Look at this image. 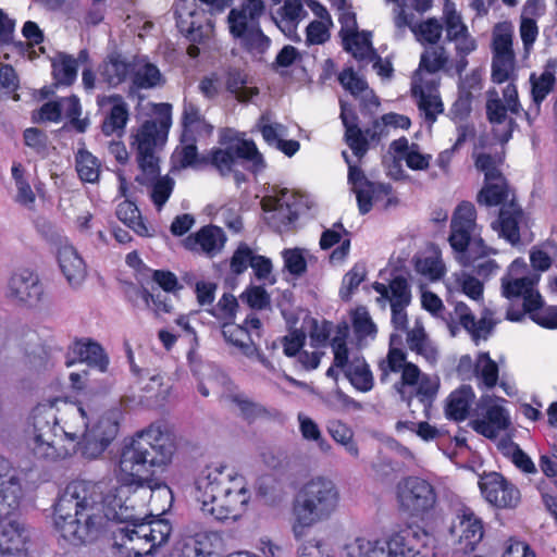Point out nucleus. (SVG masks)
I'll return each mask as SVG.
<instances>
[{"instance_id":"1","label":"nucleus","mask_w":557,"mask_h":557,"mask_svg":"<svg viewBox=\"0 0 557 557\" xmlns=\"http://www.w3.org/2000/svg\"><path fill=\"white\" fill-rule=\"evenodd\" d=\"M117 494L103 495L102 485L74 480L59 493L53 504V525L72 545L98 540L110 522L125 523L110 530L112 550L119 557H143L168 542L171 524L165 520L146 522L134 512V506Z\"/></svg>"},{"instance_id":"2","label":"nucleus","mask_w":557,"mask_h":557,"mask_svg":"<svg viewBox=\"0 0 557 557\" xmlns=\"http://www.w3.org/2000/svg\"><path fill=\"white\" fill-rule=\"evenodd\" d=\"M174 454V444L168 431L160 423H151L138 431L120 453L119 469L121 486L103 495L120 494L122 500L126 487H147L150 491L166 487L159 476ZM102 490L104 491V485Z\"/></svg>"},{"instance_id":"3","label":"nucleus","mask_w":557,"mask_h":557,"mask_svg":"<svg viewBox=\"0 0 557 557\" xmlns=\"http://www.w3.org/2000/svg\"><path fill=\"white\" fill-rule=\"evenodd\" d=\"M195 497L205 515L223 521L240 515L249 494L243 485V478L220 465L201 470L195 480Z\"/></svg>"},{"instance_id":"4","label":"nucleus","mask_w":557,"mask_h":557,"mask_svg":"<svg viewBox=\"0 0 557 557\" xmlns=\"http://www.w3.org/2000/svg\"><path fill=\"white\" fill-rule=\"evenodd\" d=\"M478 228L474 205L461 201L450 220L449 245L462 267H472L478 276L488 277L498 269V264L495 260L485 258L496 253V250L484 243Z\"/></svg>"},{"instance_id":"5","label":"nucleus","mask_w":557,"mask_h":557,"mask_svg":"<svg viewBox=\"0 0 557 557\" xmlns=\"http://www.w3.org/2000/svg\"><path fill=\"white\" fill-rule=\"evenodd\" d=\"M22 485L11 462L0 456V557H27L26 532L10 518L20 507Z\"/></svg>"},{"instance_id":"6","label":"nucleus","mask_w":557,"mask_h":557,"mask_svg":"<svg viewBox=\"0 0 557 557\" xmlns=\"http://www.w3.org/2000/svg\"><path fill=\"white\" fill-rule=\"evenodd\" d=\"M338 503L339 492L332 480L318 476L304 484L293 504L294 536L300 540L307 529L327 520L336 511Z\"/></svg>"},{"instance_id":"7","label":"nucleus","mask_w":557,"mask_h":557,"mask_svg":"<svg viewBox=\"0 0 557 557\" xmlns=\"http://www.w3.org/2000/svg\"><path fill=\"white\" fill-rule=\"evenodd\" d=\"M160 108L158 117L145 121L137 128L133 143L136 146L139 168L153 175L159 171L156 151L165 145L172 124L171 106L161 103Z\"/></svg>"},{"instance_id":"8","label":"nucleus","mask_w":557,"mask_h":557,"mask_svg":"<svg viewBox=\"0 0 557 557\" xmlns=\"http://www.w3.org/2000/svg\"><path fill=\"white\" fill-rule=\"evenodd\" d=\"M202 163L213 166L221 176L232 173L236 164H243L248 171L258 174L265 169L263 156L253 140L240 139L225 148H213L202 154Z\"/></svg>"},{"instance_id":"9","label":"nucleus","mask_w":557,"mask_h":557,"mask_svg":"<svg viewBox=\"0 0 557 557\" xmlns=\"http://www.w3.org/2000/svg\"><path fill=\"white\" fill-rule=\"evenodd\" d=\"M396 498L400 511L418 519L429 517L437 504V493L433 484L414 475L398 482Z\"/></svg>"},{"instance_id":"10","label":"nucleus","mask_w":557,"mask_h":557,"mask_svg":"<svg viewBox=\"0 0 557 557\" xmlns=\"http://www.w3.org/2000/svg\"><path fill=\"white\" fill-rule=\"evenodd\" d=\"M120 429L116 412H108L92 426H86L76 444V451L87 459L98 458L116 437Z\"/></svg>"},{"instance_id":"11","label":"nucleus","mask_w":557,"mask_h":557,"mask_svg":"<svg viewBox=\"0 0 557 557\" xmlns=\"http://www.w3.org/2000/svg\"><path fill=\"white\" fill-rule=\"evenodd\" d=\"M429 533L419 525H407L382 543L386 557H425Z\"/></svg>"},{"instance_id":"12","label":"nucleus","mask_w":557,"mask_h":557,"mask_svg":"<svg viewBox=\"0 0 557 557\" xmlns=\"http://www.w3.org/2000/svg\"><path fill=\"white\" fill-rule=\"evenodd\" d=\"M45 287L39 275L29 269L15 271L8 283V297L29 308L44 299Z\"/></svg>"},{"instance_id":"13","label":"nucleus","mask_w":557,"mask_h":557,"mask_svg":"<svg viewBox=\"0 0 557 557\" xmlns=\"http://www.w3.org/2000/svg\"><path fill=\"white\" fill-rule=\"evenodd\" d=\"M230 33L240 40L243 48L253 54H263L270 48L271 39L263 34L259 23L249 24L236 9L228 14Z\"/></svg>"},{"instance_id":"14","label":"nucleus","mask_w":557,"mask_h":557,"mask_svg":"<svg viewBox=\"0 0 557 557\" xmlns=\"http://www.w3.org/2000/svg\"><path fill=\"white\" fill-rule=\"evenodd\" d=\"M479 484L485 499L496 507L515 508L519 504V490L499 473L485 475Z\"/></svg>"},{"instance_id":"15","label":"nucleus","mask_w":557,"mask_h":557,"mask_svg":"<svg viewBox=\"0 0 557 557\" xmlns=\"http://www.w3.org/2000/svg\"><path fill=\"white\" fill-rule=\"evenodd\" d=\"M86 363L101 373L107 372L110 360L103 347L91 338H77L69 346L65 364Z\"/></svg>"},{"instance_id":"16","label":"nucleus","mask_w":557,"mask_h":557,"mask_svg":"<svg viewBox=\"0 0 557 557\" xmlns=\"http://www.w3.org/2000/svg\"><path fill=\"white\" fill-rule=\"evenodd\" d=\"M454 313L458 318L459 325L469 333L475 345H479L480 341H486L499 322L493 318L491 309H484L481 318L476 320L471 309L462 301L455 304Z\"/></svg>"},{"instance_id":"17","label":"nucleus","mask_w":557,"mask_h":557,"mask_svg":"<svg viewBox=\"0 0 557 557\" xmlns=\"http://www.w3.org/2000/svg\"><path fill=\"white\" fill-rule=\"evenodd\" d=\"M135 66L134 59L131 60L119 51H112L98 65V82L107 85L109 88H116L132 76Z\"/></svg>"},{"instance_id":"18","label":"nucleus","mask_w":557,"mask_h":557,"mask_svg":"<svg viewBox=\"0 0 557 557\" xmlns=\"http://www.w3.org/2000/svg\"><path fill=\"white\" fill-rule=\"evenodd\" d=\"M108 104H111V109L102 122L101 131L106 136H121L129 119L128 104L119 94L97 97V106L100 109Z\"/></svg>"},{"instance_id":"19","label":"nucleus","mask_w":557,"mask_h":557,"mask_svg":"<svg viewBox=\"0 0 557 557\" xmlns=\"http://www.w3.org/2000/svg\"><path fill=\"white\" fill-rule=\"evenodd\" d=\"M523 219L524 212L512 195L508 203L502 206L498 219L492 223V227L498 232L500 237L511 245H516L520 243V224Z\"/></svg>"},{"instance_id":"20","label":"nucleus","mask_w":557,"mask_h":557,"mask_svg":"<svg viewBox=\"0 0 557 557\" xmlns=\"http://www.w3.org/2000/svg\"><path fill=\"white\" fill-rule=\"evenodd\" d=\"M339 104V117L345 127L344 140L352 153L360 160L369 150L368 139L358 125V115L352 107L344 100H341Z\"/></svg>"},{"instance_id":"21","label":"nucleus","mask_w":557,"mask_h":557,"mask_svg":"<svg viewBox=\"0 0 557 557\" xmlns=\"http://www.w3.org/2000/svg\"><path fill=\"white\" fill-rule=\"evenodd\" d=\"M182 135L189 140H203L213 133V126L207 122L200 108L191 101H184L181 116Z\"/></svg>"},{"instance_id":"22","label":"nucleus","mask_w":557,"mask_h":557,"mask_svg":"<svg viewBox=\"0 0 557 557\" xmlns=\"http://www.w3.org/2000/svg\"><path fill=\"white\" fill-rule=\"evenodd\" d=\"M458 528L461 531L459 535L460 550L463 554L473 552L484 535L483 523L474 512L462 506L457 512Z\"/></svg>"},{"instance_id":"23","label":"nucleus","mask_w":557,"mask_h":557,"mask_svg":"<svg viewBox=\"0 0 557 557\" xmlns=\"http://www.w3.org/2000/svg\"><path fill=\"white\" fill-rule=\"evenodd\" d=\"M225 242L226 236L221 227L207 225L189 235L185 240V246L189 250H199L209 257H214L222 250Z\"/></svg>"},{"instance_id":"24","label":"nucleus","mask_w":557,"mask_h":557,"mask_svg":"<svg viewBox=\"0 0 557 557\" xmlns=\"http://www.w3.org/2000/svg\"><path fill=\"white\" fill-rule=\"evenodd\" d=\"M556 73V58H550L546 61L543 72L540 75L531 73L530 84L532 102H534V116L540 115L542 102L554 90L557 83Z\"/></svg>"},{"instance_id":"25","label":"nucleus","mask_w":557,"mask_h":557,"mask_svg":"<svg viewBox=\"0 0 557 557\" xmlns=\"http://www.w3.org/2000/svg\"><path fill=\"white\" fill-rule=\"evenodd\" d=\"M58 261L67 283L74 288L81 286L86 278L87 269L77 250L71 245H62L58 250Z\"/></svg>"},{"instance_id":"26","label":"nucleus","mask_w":557,"mask_h":557,"mask_svg":"<svg viewBox=\"0 0 557 557\" xmlns=\"http://www.w3.org/2000/svg\"><path fill=\"white\" fill-rule=\"evenodd\" d=\"M54 425H51L44 417H37L34 420V436L32 440V450L38 459H55L59 454L54 446Z\"/></svg>"},{"instance_id":"27","label":"nucleus","mask_w":557,"mask_h":557,"mask_svg":"<svg viewBox=\"0 0 557 557\" xmlns=\"http://www.w3.org/2000/svg\"><path fill=\"white\" fill-rule=\"evenodd\" d=\"M541 275L539 273H531L520 278H502V294L509 300L513 298H523L524 309L528 308V300L535 299V296L541 295L535 286L539 284Z\"/></svg>"},{"instance_id":"28","label":"nucleus","mask_w":557,"mask_h":557,"mask_svg":"<svg viewBox=\"0 0 557 557\" xmlns=\"http://www.w3.org/2000/svg\"><path fill=\"white\" fill-rule=\"evenodd\" d=\"M223 81L225 89L240 102H246L259 94L257 87H248L249 74L245 69L227 66L224 70Z\"/></svg>"},{"instance_id":"29","label":"nucleus","mask_w":557,"mask_h":557,"mask_svg":"<svg viewBox=\"0 0 557 557\" xmlns=\"http://www.w3.org/2000/svg\"><path fill=\"white\" fill-rule=\"evenodd\" d=\"M513 193H511L507 178L502 175L491 181H484V184L476 195V202L480 206L496 207L508 203Z\"/></svg>"},{"instance_id":"30","label":"nucleus","mask_w":557,"mask_h":557,"mask_svg":"<svg viewBox=\"0 0 557 557\" xmlns=\"http://www.w3.org/2000/svg\"><path fill=\"white\" fill-rule=\"evenodd\" d=\"M269 201L272 206L271 210L274 212L272 218L278 220L283 226H288L298 219L297 200L288 189L282 188ZM264 210L270 211V208L265 207Z\"/></svg>"},{"instance_id":"31","label":"nucleus","mask_w":557,"mask_h":557,"mask_svg":"<svg viewBox=\"0 0 557 557\" xmlns=\"http://www.w3.org/2000/svg\"><path fill=\"white\" fill-rule=\"evenodd\" d=\"M347 181L351 185V190L356 194L359 212L361 214L369 213L372 210V203L369 201L368 191L372 190L373 182L366 176L358 164L348 168Z\"/></svg>"},{"instance_id":"32","label":"nucleus","mask_w":557,"mask_h":557,"mask_svg":"<svg viewBox=\"0 0 557 557\" xmlns=\"http://www.w3.org/2000/svg\"><path fill=\"white\" fill-rule=\"evenodd\" d=\"M475 395L470 385H461L454 391L447 398L445 406V414L449 420L463 421Z\"/></svg>"},{"instance_id":"33","label":"nucleus","mask_w":557,"mask_h":557,"mask_svg":"<svg viewBox=\"0 0 557 557\" xmlns=\"http://www.w3.org/2000/svg\"><path fill=\"white\" fill-rule=\"evenodd\" d=\"M221 329L224 339L237 347L244 356L251 358L257 354V345L246 326L228 321L222 322Z\"/></svg>"},{"instance_id":"34","label":"nucleus","mask_w":557,"mask_h":557,"mask_svg":"<svg viewBox=\"0 0 557 557\" xmlns=\"http://www.w3.org/2000/svg\"><path fill=\"white\" fill-rule=\"evenodd\" d=\"M371 32H352L343 37V45L346 51L352 53L354 58L360 61H372L377 57L376 50L371 42Z\"/></svg>"},{"instance_id":"35","label":"nucleus","mask_w":557,"mask_h":557,"mask_svg":"<svg viewBox=\"0 0 557 557\" xmlns=\"http://www.w3.org/2000/svg\"><path fill=\"white\" fill-rule=\"evenodd\" d=\"M350 384L360 392H369L373 387V375L369 364L362 357H355L344 369Z\"/></svg>"},{"instance_id":"36","label":"nucleus","mask_w":557,"mask_h":557,"mask_svg":"<svg viewBox=\"0 0 557 557\" xmlns=\"http://www.w3.org/2000/svg\"><path fill=\"white\" fill-rule=\"evenodd\" d=\"M52 75L57 86H71L77 78V60L74 57L59 52L52 60Z\"/></svg>"},{"instance_id":"37","label":"nucleus","mask_w":557,"mask_h":557,"mask_svg":"<svg viewBox=\"0 0 557 557\" xmlns=\"http://www.w3.org/2000/svg\"><path fill=\"white\" fill-rule=\"evenodd\" d=\"M529 318L542 327L549 330H557V307H544V301L541 295L535 296V299L528 300V308L525 310Z\"/></svg>"},{"instance_id":"38","label":"nucleus","mask_w":557,"mask_h":557,"mask_svg":"<svg viewBox=\"0 0 557 557\" xmlns=\"http://www.w3.org/2000/svg\"><path fill=\"white\" fill-rule=\"evenodd\" d=\"M474 377L478 380L479 387L492 389L497 385L499 377L498 364L491 358L488 352L481 351L478 354Z\"/></svg>"},{"instance_id":"39","label":"nucleus","mask_w":557,"mask_h":557,"mask_svg":"<svg viewBox=\"0 0 557 557\" xmlns=\"http://www.w3.org/2000/svg\"><path fill=\"white\" fill-rule=\"evenodd\" d=\"M422 308L432 315L441 318L447 325L451 336H456L458 325L455 324L454 312L447 311L442 299L432 292H423L421 296Z\"/></svg>"},{"instance_id":"40","label":"nucleus","mask_w":557,"mask_h":557,"mask_svg":"<svg viewBox=\"0 0 557 557\" xmlns=\"http://www.w3.org/2000/svg\"><path fill=\"white\" fill-rule=\"evenodd\" d=\"M493 55H515L512 49V25L509 22L497 23L492 35Z\"/></svg>"},{"instance_id":"41","label":"nucleus","mask_w":557,"mask_h":557,"mask_svg":"<svg viewBox=\"0 0 557 557\" xmlns=\"http://www.w3.org/2000/svg\"><path fill=\"white\" fill-rule=\"evenodd\" d=\"M385 546L380 541H369L357 537L354 542L346 544L345 557H383Z\"/></svg>"},{"instance_id":"42","label":"nucleus","mask_w":557,"mask_h":557,"mask_svg":"<svg viewBox=\"0 0 557 557\" xmlns=\"http://www.w3.org/2000/svg\"><path fill=\"white\" fill-rule=\"evenodd\" d=\"M327 431L336 443L345 447L348 454L354 457H358L359 449L354 441V432L346 423L338 420L331 421L329 423Z\"/></svg>"},{"instance_id":"43","label":"nucleus","mask_w":557,"mask_h":557,"mask_svg":"<svg viewBox=\"0 0 557 557\" xmlns=\"http://www.w3.org/2000/svg\"><path fill=\"white\" fill-rule=\"evenodd\" d=\"M503 162L504 154L499 152L494 154L481 152L474 159V165L478 171L484 174V181H491L504 175L499 170Z\"/></svg>"},{"instance_id":"44","label":"nucleus","mask_w":557,"mask_h":557,"mask_svg":"<svg viewBox=\"0 0 557 557\" xmlns=\"http://www.w3.org/2000/svg\"><path fill=\"white\" fill-rule=\"evenodd\" d=\"M177 27L186 38L194 42H201L205 37L203 23L201 16L195 11H190L187 17L182 14L177 16Z\"/></svg>"},{"instance_id":"45","label":"nucleus","mask_w":557,"mask_h":557,"mask_svg":"<svg viewBox=\"0 0 557 557\" xmlns=\"http://www.w3.org/2000/svg\"><path fill=\"white\" fill-rule=\"evenodd\" d=\"M133 84L139 89L154 88L162 83L160 70L152 63H145L132 73Z\"/></svg>"},{"instance_id":"46","label":"nucleus","mask_w":557,"mask_h":557,"mask_svg":"<svg viewBox=\"0 0 557 557\" xmlns=\"http://www.w3.org/2000/svg\"><path fill=\"white\" fill-rule=\"evenodd\" d=\"M448 61L446 49L437 46L423 51L420 57L419 70H423L430 74H434L444 69Z\"/></svg>"},{"instance_id":"47","label":"nucleus","mask_w":557,"mask_h":557,"mask_svg":"<svg viewBox=\"0 0 557 557\" xmlns=\"http://www.w3.org/2000/svg\"><path fill=\"white\" fill-rule=\"evenodd\" d=\"M126 354L132 374L138 380V382H141L145 379H148L149 381L140 388L148 393L157 392L162 386V376L159 373H151L149 369L139 368L134 361V354L129 347L127 348Z\"/></svg>"},{"instance_id":"48","label":"nucleus","mask_w":557,"mask_h":557,"mask_svg":"<svg viewBox=\"0 0 557 557\" xmlns=\"http://www.w3.org/2000/svg\"><path fill=\"white\" fill-rule=\"evenodd\" d=\"M367 269L364 263H356L343 277L339 296L343 300H349L354 290L364 281Z\"/></svg>"},{"instance_id":"49","label":"nucleus","mask_w":557,"mask_h":557,"mask_svg":"<svg viewBox=\"0 0 557 557\" xmlns=\"http://www.w3.org/2000/svg\"><path fill=\"white\" fill-rule=\"evenodd\" d=\"M100 164L98 159L88 151L79 152L76 159V170L82 181L95 183L99 178Z\"/></svg>"},{"instance_id":"50","label":"nucleus","mask_w":557,"mask_h":557,"mask_svg":"<svg viewBox=\"0 0 557 557\" xmlns=\"http://www.w3.org/2000/svg\"><path fill=\"white\" fill-rule=\"evenodd\" d=\"M175 181L169 175L160 176L151 182V200L158 211H161L166 201L169 200Z\"/></svg>"},{"instance_id":"51","label":"nucleus","mask_w":557,"mask_h":557,"mask_svg":"<svg viewBox=\"0 0 557 557\" xmlns=\"http://www.w3.org/2000/svg\"><path fill=\"white\" fill-rule=\"evenodd\" d=\"M418 108L424 114L425 121L432 125L437 115L443 113L444 104L438 95L426 94L423 90L419 92Z\"/></svg>"},{"instance_id":"52","label":"nucleus","mask_w":557,"mask_h":557,"mask_svg":"<svg viewBox=\"0 0 557 557\" xmlns=\"http://www.w3.org/2000/svg\"><path fill=\"white\" fill-rule=\"evenodd\" d=\"M197 143V140H189L181 136V149L177 150L181 168L199 169L205 165L202 163V156L198 153Z\"/></svg>"},{"instance_id":"53","label":"nucleus","mask_w":557,"mask_h":557,"mask_svg":"<svg viewBox=\"0 0 557 557\" xmlns=\"http://www.w3.org/2000/svg\"><path fill=\"white\" fill-rule=\"evenodd\" d=\"M515 75V55H493L492 81L503 84Z\"/></svg>"},{"instance_id":"54","label":"nucleus","mask_w":557,"mask_h":557,"mask_svg":"<svg viewBox=\"0 0 557 557\" xmlns=\"http://www.w3.org/2000/svg\"><path fill=\"white\" fill-rule=\"evenodd\" d=\"M284 269L295 278L307 272V261L300 248H289L282 251Z\"/></svg>"},{"instance_id":"55","label":"nucleus","mask_w":557,"mask_h":557,"mask_svg":"<svg viewBox=\"0 0 557 557\" xmlns=\"http://www.w3.org/2000/svg\"><path fill=\"white\" fill-rule=\"evenodd\" d=\"M442 30L443 26L438 20L431 17L424 22L417 23L413 34L420 42L435 45L442 36Z\"/></svg>"},{"instance_id":"56","label":"nucleus","mask_w":557,"mask_h":557,"mask_svg":"<svg viewBox=\"0 0 557 557\" xmlns=\"http://www.w3.org/2000/svg\"><path fill=\"white\" fill-rule=\"evenodd\" d=\"M351 322L355 334L360 338L376 334V326L364 307L352 312Z\"/></svg>"},{"instance_id":"57","label":"nucleus","mask_w":557,"mask_h":557,"mask_svg":"<svg viewBox=\"0 0 557 557\" xmlns=\"http://www.w3.org/2000/svg\"><path fill=\"white\" fill-rule=\"evenodd\" d=\"M446 38L448 41L458 40L460 36L468 35V28L462 23L461 16L454 8H448V3L444 8Z\"/></svg>"},{"instance_id":"58","label":"nucleus","mask_w":557,"mask_h":557,"mask_svg":"<svg viewBox=\"0 0 557 557\" xmlns=\"http://www.w3.org/2000/svg\"><path fill=\"white\" fill-rule=\"evenodd\" d=\"M388 300L391 301V306H409L411 301V292L410 286L404 276L398 275L391 281Z\"/></svg>"},{"instance_id":"59","label":"nucleus","mask_w":557,"mask_h":557,"mask_svg":"<svg viewBox=\"0 0 557 557\" xmlns=\"http://www.w3.org/2000/svg\"><path fill=\"white\" fill-rule=\"evenodd\" d=\"M133 293L136 297L141 298L147 307L150 306V302L153 304L156 312H164L170 313L173 309V306L171 304V299L162 295L160 293L153 294L150 293L147 288H137L133 287Z\"/></svg>"},{"instance_id":"60","label":"nucleus","mask_w":557,"mask_h":557,"mask_svg":"<svg viewBox=\"0 0 557 557\" xmlns=\"http://www.w3.org/2000/svg\"><path fill=\"white\" fill-rule=\"evenodd\" d=\"M238 302L235 296L225 293L222 295L211 313L223 322L234 321Z\"/></svg>"},{"instance_id":"61","label":"nucleus","mask_w":557,"mask_h":557,"mask_svg":"<svg viewBox=\"0 0 557 557\" xmlns=\"http://www.w3.org/2000/svg\"><path fill=\"white\" fill-rule=\"evenodd\" d=\"M24 144L34 150L37 154L42 157L47 156L48 152V136L47 134L37 128L29 127L23 133Z\"/></svg>"},{"instance_id":"62","label":"nucleus","mask_w":557,"mask_h":557,"mask_svg":"<svg viewBox=\"0 0 557 557\" xmlns=\"http://www.w3.org/2000/svg\"><path fill=\"white\" fill-rule=\"evenodd\" d=\"M438 377H431L429 375L421 376L418 383L417 397L425 408L431 406L438 392Z\"/></svg>"},{"instance_id":"63","label":"nucleus","mask_w":557,"mask_h":557,"mask_svg":"<svg viewBox=\"0 0 557 557\" xmlns=\"http://www.w3.org/2000/svg\"><path fill=\"white\" fill-rule=\"evenodd\" d=\"M253 257L255 253L247 244H239L231 258V271L236 275L244 273L251 267Z\"/></svg>"},{"instance_id":"64","label":"nucleus","mask_w":557,"mask_h":557,"mask_svg":"<svg viewBox=\"0 0 557 557\" xmlns=\"http://www.w3.org/2000/svg\"><path fill=\"white\" fill-rule=\"evenodd\" d=\"M338 82L355 97H358L359 94L366 92L369 89L368 83L359 77L351 67L345 69L339 73Z\"/></svg>"}]
</instances>
